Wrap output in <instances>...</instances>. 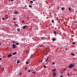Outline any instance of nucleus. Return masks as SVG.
Instances as JSON below:
<instances>
[{
	"instance_id": "obj_4",
	"label": "nucleus",
	"mask_w": 77,
	"mask_h": 77,
	"mask_svg": "<svg viewBox=\"0 0 77 77\" xmlns=\"http://www.w3.org/2000/svg\"><path fill=\"white\" fill-rule=\"evenodd\" d=\"M27 27V26L26 25H25L22 28H23V29H25V28Z\"/></svg>"
},
{
	"instance_id": "obj_37",
	"label": "nucleus",
	"mask_w": 77,
	"mask_h": 77,
	"mask_svg": "<svg viewBox=\"0 0 77 77\" xmlns=\"http://www.w3.org/2000/svg\"><path fill=\"white\" fill-rule=\"evenodd\" d=\"M48 60H47V59H46V60H45V61H46V62H47Z\"/></svg>"
},
{
	"instance_id": "obj_20",
	"label": "nucleus",
	"mask_w": 77,
	"mask_h": 77,
	"mask_svg": "<svg viewBox=\"0 0 77 77\" xmlns=\"http://www.w3.org/2000/svg\"><path fill=\"white\" fill-rule=\"evenodd\" d=\"M2 20H5V18H2Z\"/></svg>"
},
{
	"instance_id": "obj_2",
	"label": "nucleus",
	"mask_w": 77,
	"mask_h": 77,
	"mask_svg": "<svg viewBox=\"0 0 77 77\" xmlns=\"http://www.w3.org/2000/svg\"><path fill=\"white\" fill-rule=\"evenodd\" d=\"M12 47L13 49H14L16 47V45L14 44L12 45Z\"/></svg>"
},
{
	"instance_id": "obj_3",
	"label": "nucleus",
	"mask_w": 77,
	"mask_h": 77,
	"mask_svg": "<svg viewBox=\"0 0 77 77\" xmlns=\"http://www.w3.org/2000/svg\"><path fill=\"white\" fill-rule=\"evenodd\" d=\"M8 58H10L12 56V54H9L8 55Z\"/></svg>"
},
{
	"instance_id": "obj_60",
	"label": "nucleus",
	"mask_w": 77,
	"mask_h": 77,
	"mask_svg": "<svg viewBox=\"0 0 77 77\" xmlns=\"http://www.w3.org/2000/svg\"><path fill=\"white\" fill-rule=\"evenodd\" d=\"M10 50H11V48H10Z\"/></svg>"
},
{
	"instance_id": "obj_31",
	"label": "nucleus",
	"mask_w": 77,
	"mask_h": 77,
	"mask_svg": "<svg viewBox=\"0 0 77 77\" xmlns=\"http://www.w3.org/2000/svg\"><path fill=\"white\" fill-rule=\"evenodd\" d=\"M27 69V67H26L25 68V70H26Z\"/></svg>"
},
{
	"instance_id": "obj_42",
	"label": "nucleus",
	"mask_w": 77,
	"mask_h": 77,
	"mask_svg": "<svg viewBox=\"0 0 77 77\" xmlns=\"http://www.w3.org/2000/svg\"><path fill=\"white\" fill-rule=\"evenodd\" d=\"M8 15H6V17H8Z\"/></svg>"
},
{
	"instance_id": "obj_6",
	"label": "nucleus",
	"mask_w": 77,
	"mask_h": 77,
	"mask_svg": "<svg viewBox=\"0 0 77 77\" xmlns=\"http://www.w3.org/2000/svg\"><path fill=\"white\" fill-rule=\"evenodd\" d=\"M17 54V52H15L13 53L12 54V55H16Z\"/></svg>"
},
{
	"instance_id": "obj_41",
	"label": "nucleus",
	"mask_w": 77,
	"mask_h": 77,
	"mask_svg": "<svg viewBox=\"0 0 77 77\" xmlns=\"http://www.w3.org/2000/svg\"><path fill=\"white\" fill-rule=\"evenodd\" d=\"M24 21L23 20V21H22V23H24Z\"/></svg>"
},
{
	"instance_id": "obj_5",
	"label": "nucleus",
	"mask_w": 77,
	"mask_h": 77,
	"mask_svg": "<svg viewBox=\"0 0 77 77\" xmlns=\"http://www.w3.org/2000/svg\"><path fill=\"white\" fill-rule=\"evenodd\" d=\"M56 71V69H54L51 70L52 72H55Z\"/></svg>"
},
{
	"instance_id": "obj_27",
	"label": "nucleus",
	"mask_w": 77,
	"mask_h": 77,
	"mask_svg": "<svg viewBox=\"0 0 77 77\" xmlns=\"http://www.w3.org/2000/svg\"><path fill=\"white\" fill-rule=\"evenodd\" d=\"M44 68H46V66L44 65Z\"/></svg>"
},
{
	"instance_id": "obj_30",
	"label": "nucleus",
	"mask_w": 77,
	"mask_h": 77,
	"mask_svg": "<svg viewBox=\"0 0 77 77\" xmlns=\"http://www.w3.org/2000/svg\"><path fill=\"white\" fill-rule=\"evenodd\" d=\"M16 19V18H14L13 19V20H15Z\"/></svg>"
},
{
	"instance_id": "obj_54",
	"label": "nucleus",
	"mask_w": 77,
	"mask_h": 77,
	"mask_svg": "<svg viewBox=\"0 0 77 77\" xmlns=\"http://www.w3.org/2000/svg\"><path fill=\"white\" fill-rule=\"evenodd\" d=\"M9 48V47H8L7 48Z\"/></svg>"
},
{
	"instance_id": "obj_18",
	"label": "nucleus",
	"mask_w": 77,
	"mask_h": 77,
	"mask_svg": "<svg viewBox=\"0 0 77 77\" xmlns=\"http://www.w3.org/2000/svg\"><path fill=\"white\" fill-rule=\"evenodd\" d=\"M54 33L55 34H57V32H56L55 31H54Z\"/></svg>"
},
{
	"instance_id": "obj_53",
	"label": "nucleus",
	"mask_w": 77,
	"mask_h": 77,
	"mask_svg": "<svg viewBox=\"0 0 77 77\" xmlns=\"http://www.w3.org/2000/svg\"><path fill=\"white\" fill-rule=\"evenodd\" d=\"M48 58H47L46 59V60H48Z\"/></svg>"
},
{
	"instance_id": "obj_47",
	"label": "nucleus",
	"mask_w": 77,
	"mask_h": 77,
	"mask_svg": "<svg viewBox=\"0 0 77 77\" xmlns=\"http://www.w3.org/2000/svg\"><path fill=\"white\" fill-rule=\"evenodd\" d=\"M10 1H11V2L13 1V0H10Z\"/></svg>"
},
{
	"instance_id": "obj_11",
	"label": "nucleus",
	"mask_w": 77,
	"mask_h": 77,
	"mask_svg": "<svg viewBox=\"0 0 77 77\" xmlns=\"http://www.w3.org/2000/svg\"><path fill=\"white\" fill-rule=\"evenodd\" d=\"M75 43H76V42H73L72 43V45H75Z\"/></svg>"
},
{
	"instance_id": "obj_43",
	"label": "nucleus",
	"mask_w": 77,
	"mask_h": 77,
	"mask_svg": "<svg viewBox=\"0 0 77 77\" xmlns=\"http://www.w3.org/2000/svg\"><path fill=\"white\" fill-rule=\"evenodd\" d=\"M69 73H68V74H67V76H69Z\"/></svg>"
},
{
	"instance_id": "obj_40",
	"label": "nucleus",
	"mask_w": 77,
	"mask_h": 77,
	"mask_svg": "<svg viewBox=\"0 0 77 77\" xmlns=\"http://www.w3.org/2000/svg\"><path fill=\"white\" fill-rule=\"evenodd\" d=\"M43 54H46V53L45 52H43Z\"/></svg>"
},
{
	"instance_id": "obj_10",
	"label": "nucleus",
	"mask_w": 77,
	"mask_h": 77,
	"mask_svg": "<svg viewBox=\"0 0 77 77\" xmlns=\"http://www.w3.org/2000/svg\"><path fill=\"white\" fill-rule=\"evenodd\" d=\"M51 22H52V23H54V20H51Z\"/></svg>"
},
{
	"instance_id": "obj_35",
	"label": "nucleus",
	"mask_w": 77,
	"mask_h": 77,
	"mask_svg": "<svg viewBox=\"0 0 77 77\" xmlns=\"http://www.w3.org/2000/svg\"><path fill=\"white\" fill-rule=\"evenodd\" d=\"M29 63V62H26V64H28Z\"/></svg>"
},
{
	"instance_id": "obj_52",
	"label": "nucleus",
	"mask_w": 77,
	"mask_h": 77,
	"mask_svg": "<svg viewBox=\"0 0 77 77\" xmlns=\"http://www.w3.org/2000/svg\"><path fill=\"white\" fill-rule=\"evenodd\" d=\"M1 44L0 43V46H1Z\"/></svg>"
},
{
	"instance_id": "obj_58",
	"label": "nucleus",
	"mask_w": 77,
	"mask_h": 77,
	"mask_svg": "<svg viewBox=\"0 0 77 77\" xmlns=\"http://www.w3.org/2000/svg\"><path fill=\"white\" fill-rule=\"evenodd\" d=\"M0 67H1V66H0Z\"/></svg>"
},
{
	"instance_id": "obj_22",
	"label": "nucleus",
	"mask_w": 77,
	"mask_h": 77,
	"mask_svg": "<svg viewBox=\"0 0 77 77\" xmlns=\"http://www.w3.org/2000/svg\"><path fill=\"white\" fill-rule=\"evenodd\" d=\"M20 62V61L19 60H18L17 62V63H19Z\"/></svg>"
},
{
	"instance_id": "obj_39",
	"label": "nucleus",
	"mask_w": 77,
	"mask_h": 77,
	"mask_svg": "<svg viewBox=\"0 0 77 77\" xmlns=\"http://www.w3.org/2000/svg\"><path fill=\"white\" fill-rule=\"evenodd\" d=\"M32 73H33V74H35V72H32Z\"/></svg>"
},
{
	"instance_id": "obj_59",
	"label": "nucleus",
	"mask_w": 77,
	"mask_h": 77,
	"mask_svg": "<svg viewBox=\"0 0 77 77\" xmlns=\"http://www.w3.org/2000/svg\"><path fill=\"white\" fill-rule=\"evenodd\" d=\"M62 72H61V73H62Z\"/></svg>"
},
{
	"instance_id": "obj_28",
	"label": "nucleus",
	"mask_w": 77,
	"mask_h": 77,
	"mask_svg": "<svg viewBox=\"0 0 77 77\" xmlns=\"http://www.w3.org/2000/svg\"><path fill=\"white\" fill-rule=\"evenodd\" d=\"M31 71V70H29L28 71V72H30Z\"/></svg>"
},
{
	"instance_id": "obj_25",
	"label": "nucleus",
	"mask_w": 77,
	"mask_h": 77,
	"mask_svg": "<svg viewBox=\"0 0 77 77\" xmlns=\"http://www.w3.org/2000/svg\"><path fill=\"white\" fill-rule=\"evenodd\" d=\"M64 71H66V69L65 68H64V69L63 70Z\"/></svg>"
},
{
	"instance_id": "obj_29",
	"label": "nucleus",
	"mask_w": 77,
	"mask_h": 77,
	"mask_svg": "<svg viewBox=\"0 0 77 77\" xmlns=\"http://www.w3.org/2000/svg\"><path fill=\"white\" fill-rule=\"evenodd\" d=\"M29 7L30 8H32V7L31 5H29Z\"/></svg>"
},
{
	"instance_id": "obj_12",
	"label": "nucleus",
	"mask_w": 77,
	"mask_h": 77,
	"mask_svg": "<svg viewBox=\"0 0 77 77\" xmlns=\"http://www.w3.org/2000/svg\"><path fill=\"white\" fill-rule=\"evenodd\" d=\"M39 61L40 62H42V60L41 59V60H39Z\"/></svg>"
},
{
	"instance_id": "obj_50",
	"label": "nucleus",
	"mask_w": 77,
	"mask_h": 77,
	"mask_svg": "<svg viewBox=\"0 0 77 77\" xmlns=\"http://www.w3.org/2000/svg\"><path fill=\"white\" fill-rule=\"evenodd\" d=\"M25 7H27V5H25Z\"/></svg>"
},
{
	"instance_id": "obj_23",
	"label": "nucleus",
	"mask_w": 77,
	"mask_h": 77,
	"mask_svg": "<svg viewBox=\"0 0 77 77\" xmlns=\"http://www.w3.org/2000/svg\"><path fill=\"white\" fill-rule=\"evenodd\" d=\"M32 58V55H31V56L30 57V58L31 59Z\"/></svg>"
},
{
	"instance_id": "obj_32",
	"label": "nucleus",
	"mask_w": 77,
	"mask_h": 77,
	"mask_svg": "<svg viewBox=\"0 0 77 77\" xmlns=\"http://www.w3.org/2000/svg\"><path fill=\"white\" fill-rule=\"evenodd\" d=\"M5 56H3V57H2V58H5Z\"/></svg>"
},
{
	"instance_id": "obj_17",
	"label": "nucleus",
	"mask_w": 77,
	"mask_h": 77,
	"mask_svg": "<svg viewBox=\"0 0 77 77\" xmlns=\"http://www.w3.org/2000/svg\"><path fill=\"white\" fill-rule=\"evenodd\" d=\"M55 62H52V65H54L55 64Z\"/></svg>"
},
{
	"instance_id": "obj_46",
	"label": "nucleus",
	"mask_w": 77,
	"mask_h": 77,
	"mask_svg": "<svg viewBox=\"0 0 77 77\" xmlns=\"http://www.w3.org/2000/svg\"><path fill=\"white\" fill-rule=\"evenodd\" d=\"M13 43L14 44L15 43V42H13Z\"/></svg>"
},
{
	"instance_id": "obj_15",
	"label": "nucleus",
	"mask_w": 77,
	"mask_h": 77,
	"mask_svg": "<svg viewBox=\"0 0 77 77\" xmlns=\"http://www.w3.org/2000/svg\"><path fill=\"white\" fill-rule=\"evenodd\" d=\"M30 2L31 4H32L33 3V2L32 1H30Z\"/></svg>"
},
{
	"instance_id": "obj_57",
	"label": "nucleus",
	"mask_w": 77,
	"mask_h": 77,
	"mask_svg": "<svg viewBox=\"0 0 77 77\" xmlns=\"http://www.w3.org/2000/svg\"><path fill=\"white\" fill-rule=\"evenodd\" d=\"M41 47H42V45H41Z\"/></svg>"
},
{
	"instance_id": "obj_55",
	"label": "nucleus",
	"mask_w": 77,
	"mask_h": 77,
	"mask_svg": "<svg viewBox=\"0 0 77 77\" xmlns=\"http://www.w3.org/2000/svg\"><path fill=\"white\" fill-rule=\"evenodd\" d=\"M60 34H61V32H60Z\"/></svg>"
},
{
	"instance_id": "obj_56",
	"label": "nucleus",
	"mask_w": 77,
	"mask_h": 77,
	"mask_svg": "<svg viewBox=\"0 0 77 77\" xmlns=\"http://www.w3.org/2000/svg\"><path fill=\"white\" fill-rule=\"evenodd\" d=\"M30 59H29V61H30Z\"/></svg>"
},
{
	"instance_id": "obj_36",
	"label": "nucleus",
	"mask_w": 77,
	"mask_h": 77,
	"mask_svg": "<svg viewBox=\"0 0 77 77\" xmlns=\"http://www.w3.org/2000/svg\"><path fill=\"white\" fill-rule=\"evenodd\" d=\"M4 68H3L2 69V70H1V71H2V70H4Z\"/></svg>"
},
{
	"instance_id": "obj_26",
	"label": "nucleus",
	"mask_w": 77,
	"mask_h": 77,
	"mask_svg": "<svg viewBox=\"0 0 77 77\" xmlns=\"http://www.w3.org/2000/svg\"><path fill=\"white\" fill-rule=\"evenodd\" d=\"M55 71H53V73H52L53 74H54V73H55Z\"/></svg>"
},
{
	"instance_id": "obj_7",
	"label": "nucleus",
	"mask_w": 77,
	"mask_h": 77,
	"mask_svg": "<svg viewBox=\"0 0 77 77\" xmlns=\"http://www.w3.org/2000/svg\"><path fill=\"white\" fill-rule=\"evenodd\" d=\"M53 74V76L54 77H55V76H56V75H57V73H54Z\"/></svg>"
},
{
	"instance_id": "obj_51",
	"label": "nucleus",
	"mask_w": 77,
	"mask_h": 77,
	"mask_svg": "<svg viewBox=\"0 0 77 77\" xmlns=\"http://www.w3.org/2000/svg\"><path fill=\"white\" fill-rule=\"evenodd\" d=\"M47 58L48 59L49 58V57H48V58Z\"/></svg>"
},
{
	"instance_id": "obj_16",
	"label": "nucleus",
	"mask_w": 77,
	"mask_h": 77,
	"mask_svg": "<svg viewBox=\"0 0 77 77\" xmlns=\"http://www.w3.org/2000/svg\"><path fill=\"white\" fill-rule=\"evenodd\" d=\"M18 13V12H15L14 13V14H17Z\"/></svg>"
},
{
	"instance_id": "obj_38",
	"label": "nucleus",
	"mask_w": 77,
	"mask_h": 77,
	"mask_svg": "<svg viewBox=\"0 0 77 77\" xmlns=\"http://www.w3.org/2000/svg\"><path fill=\"white\" fill-rule=\"evenodd\" d=\"M44 39V38H43V37H42V39Z\"/></svg>"
},
{
	"instance_id": "obj_14",
	"label": "nucleus",
	"mask_w": 77,
	"mask_h": 77,
	"mask_svg": "<svg viewBox=\"0 0 77 77\" xmlns=\"http://www.w3.org/2000/svg\"><path fill=\"white\" fill-rule=\"evenodd\" d=\"M61 9L62 10H64V7H62Z\"/></svg>"
},
{
	"instance_id": "obj_49",
	"label": "nucleus",
	"mask_w": 77,
	"mask_h": 77,
	"mask_svg": "<svg viewBox=\"0 0 77 77\" xmlns=\"http://www.w3.org/2000/svg\"><path fill=\"white\" fill-rule=\"evenodd\" d=\"M60 77H63V76L62 75H61L60 76Z\"/></svg>"
},
{
	"instance_id": "obj_34",
	"label": "nucleus",
	"mask_w": 77,
	"mask_h": 77,
	"mask_svg": "<svg viewBox=\"0 0 77 77\" xmlns=\"http://www.w3.org/2000/svg\"><path fill=\"white\" fill-rule=\"evenodd\" d=\"M5 18L6 19H8V17H5Z\"/></svg>"
},
{
	"instance_id": "obj_33",
	"label": "nucleus",
	"mask_w": 77,
	"mask_h": 77,
	"mask_svg": "<svg viewBox=\"0 0 77 77\" xmlns=\"http://www.w3.org/2000/svg\"><path fill=\"white\" fill-rule=\"evenodd\" d=\"M22 73V72L20 73L19 74V75H20Z\"/></svg>"
},
{
	"instance_id": "obj_24",
	"label": "nucleus",
	"mask_w": 77,
	"mask_h": 77,
	"mask_svg": "<svg viewBox=\"0 0 77 77\" xmlns=\"http://www.w3.org/2000/svg\"><path fill=\"white\" fill-rule=\"evenodd\" d=\"M14 25L15 26H18V24H14Z\"/></svg>"
},
{
	"instance_id": "obj_8",
	"label": "nucleus",
	"mask_w": 77,
	"mask_h": 77,
	"mask_svg": "<svg viewBox=\"0 0 77 77\" xmlns=\"http://www.w3.org/2000/svg\"><path fill=\"white\" fill-rule=\"evenodd\" d=\"M20 28H17V31L18 32H20Z\"/></svg>"
},
{
	"instance_id": "obj_48",
	"label": "nucleus",
	"mask_w": 77,
	"mask_h": 77,
	"mask_svg": "<svg viewBox=\"0 0 77 77\" xmlns=\"http://www.w3.org/2000/svg\"><path fill=\"white\" fill-rule=\"evenodd\" d=\"M76 11V12L77 13V11Z\"/></svg>"
},
{
	"instance_id": "obj_44",
	"label": "nucleus",
	"mask_w": 77,
	"mask_h": 77,
	"mask_svg": "<svg viewBox=\"0 0 77 77\" xmlns=\"http://www.w3.org/2000/svg\"><path fill=\"white\" fill-rule=\"evenodd\" d=\"M2 60V58H0V60Z\"/></svg>"
},
{
	"instance_id": "obj_1",
	"label": "nucleus",
	"mask_w": 77,
	"mask_h": 77,
	"mask_svg": "<svg viewBox=\"0 0 77 77\" xmlns=\"http://www.w3.org/2000/svg\"><path fill=\"white\" fill-rule=\"evenodd\" d=\"M74 66H75V65L74 64H70L68 66V67L69 68H72Z\"/></svg>"
},
{
	"instance_id": "obj_13",
	"label": "nucleus",
	"mask_w": 77,
	"mask_h": 77,
	"mask_svg": "<svg viewBox=\"0 0 77 77\" xmlns=\"http://www.w3.org/2000/svg\"><path fill=\"white\" fill-rule=\"evenodd\" d=\"M68 9L70 11H71V10H72V9L70 8H69Z\"/></svg>"
},
{
	"instance_id": "obj_19",
	"label": "nucleus",
	"mask_w": 77,
	"mask_h": 77,
	"mask_svg": "<svg viewBox=\"0 0 77 77\" xmlns=\"http://www.w3.org/2000/svg\"><path fill=\"white\" fill-rule=\"evenodd\" d=\"M16 45H19V44L18 43H16Z\"/></svg>"
},
{
	"instance_id": "obj_21",
	"label": "nucleus",
	"mask_w": 77,
	"mask_h": 77,
	"mask_svg": "<svg viewBox=\"0 0 77 77\" xmlns=\"http://www.w3.org/2000/svg\"><path fill=\"white\" fill-rule=\"evenodd\" d=\"M52 41H56V39H55V38L53 39H52Z\"/></svg>"
},
{
	"instance_id": "obj_9",
	"label": "nucleus",
	"mask_w": 77,
	"mask_h": 77,
	"mask_svg": "<svg viewBox=\"0 0 77 77\" xmlns=\"http://www.w3.org/2000/svg\"><path fill=\"white\" fill-rule=\"evenodd\" d=\"M71 55L73 56H75V55L73 53H71Z\"/></svg>"
},
{
	"instance_id": "obj_45",
	"label": "nucleus",
	"mask_w": 77,
	"mask_h": 77,
	"mask_svg": "<svg viewBox=\"0 0 77 77\" xmlns=\"http://www.w3.org/2000/svg\"><path fill=\"white\" fill-rule=\"evenodd\" d=\"M28 52V51H26V53H27Z\"/></svg>"
}]
</instances>
